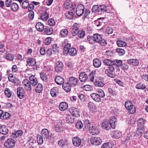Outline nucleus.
I'll return each mask as SVG.
<instances>
[{
    "instance_id": "f257e3e1",
    "label": "nucleus",
    "mask_w": 148,
    "mask_h": 148,
    "mask_svg": "<svg viewBox=\"0 0 148 148\" xmlns=\"http://www.w3.org/2000/svg\"><path fill=\"white\" fill-rule=\"evenodd\" d=\"M71 45L69 43L66 44L64 46L63 53L64 55H67L69 54L71 56H75L77 54L76 50L74 48H71Z\"/></svg>"
},
{
    "instance_id": "f03ea898",
    "label": "nucleus",
    "mask_w": 148,
    "mask_h": 148,
    "mask_svg": "<svg viewBox=\"0 0 148 148\" xmlns=\"http://www.w3.org/2000/svg\"><path fill=\"white\" fill-rule=\"evenodd\" d=\"M93 38L94 39L95 42L99 43L101 46H105L107 44L106 41L103 39L101 36L99 34H93Z\"/></svg>"
},
{
    "instance_id": "7ed1b4c3",
    "label": "nucleus",
    "mask_w": 148,
    "mask_h": 148,
    "mask_svg": "<svg viewBox=\"0 0 148 148\" xmlns=\"http://www.w3.org/2000/svg\"><path fill=\"white\" fill-rule=\"evenodd\" d=\"M125 105L126 109L131 114H133L136 111L135 106L133 105L131 101H127L125 102Z\"/></svg>"
},
{
    "instance_id": "20e7f679",
    "label": "nucleus",
    "mask_w": 148,
    "mask_h": 148,
    "mask_svg": "<svg viewBox=\"0 0 148 148\" xmlns=\"http://www.w3.org/2000/svg\"><path fill=\"white\" fill-rule=\"evenodd\" d=\"M108 7L105 5H101L99 6L97 5H95L93 6L92 8V11L93 12H107Z\"/></svg>"
},
{
    "instance_id": "39448f33",
    "label": "nucleus",
    "mask_w": 148,
    "mask_h": 148,
    "mask_svg": "<svg viewBox=\"0 0 148 148\" xmlns=\"http://www.w3.org/2000/svg\"><path fill=\"white\" fill-rule=\"evenodd\" d=\"M15 141L14 139L10 138L5 142L4 145L7 148H12L15 146Z\"/></svg>"
},
{
    "instance_id": "423d86ee",
    "label": "nucleus",
    "mask_w": 148,
    "mask_h": 148,
    "mask_svg": "<svg viewBox=\"0 0 148 148\" xmlns=\"http://www.w3.org/2000/svg\"><path fill=\"white\" fill-rule=\"evenodd\" d=\"M90 142L92 144L95 145H98L102 143V140L99 137H92L91 138Z\"/></svg>"
},
{
    "instance_id": "0eeeda50",
    "label": "nucleus",
    "mask_w": 148,
    "mask_h": 148,
    "mask_svg": "<svg viewBox=\"0 0 148 148\" xmlns=\"http://www.w3.org/2000/svg\"><path fill=\"white\" fill-rule=\"evenodd\" d=\"M84 7L82 4H80L77 6L76 9V14L79 16H81L84 12Z\"/></svg>"
},
{
    "instance_id": "6e6552de",
    "label": "nucleus",
    "mask_w": 148,
    "mask_h": 148,
    "mask_svg": "<svg viewBox=\"0 0 148 148\" xmlns=\"http://www.w3.org/2000/svg\"><path fill=\"white\" fill-rule=\"evenodd\" d=\"M69 110L71 114V115L77 117L80 116L79 110L77 108L71 107L69 109Z\"/></svg>"
},
{
    "instance_id": "1a4fd4ad",
    "label": "nucleus",
    "mask_w": 148,
    "mask_h": 148,
    "mask_svg": "<svg viewBox=\"0 0 148 148\" xmlns=\"http://www.w3.org/2000/svg\"><path fill=\"white\" fill-rule=\"evenodd\" d=\"M79 25L77 23H75L71 29V32L73 36H75L77 34L79 31Z\"/></svg>"
},
{
    "instance_id": "9d476101",
    "label": "nucleus",
    "mask_w": 148,
    "mask_h": 148,
    "mask_svg": "<svg viewBox=\"0 0 148 148\" xmlns=\"http://www.w3.org/2000/svg\"><path fill=\"white\" fill-rule=\"evenodd\" d=\"M122 60H115L112 61V65L115 67V69L119 71H120L119 67L122 64Z\"/></svg>"
},
{
    "instance_id": "9b49d317",
    "label": "nucleus",
    "mask_w": 148,
    "mask_h": 148,
    "mask_svg": "<svg viewBox=\"0 0 148 148\" xmlns=\"http://www.w3.org/2000/svg\"><path fill=\"white\" fill-rule=\"evenodd\" d=\"M56 64V65L55 67V71L58 73L61 72L63 69V63L60 61H58Z\"/></svg>"
},
{
    "instance_id": "f8f14e48",
    "label": "nucleus",
    "mask_w": 148,
    "mask_h": 148,
    "mask_svg": "<svg viewBox=\"0 0 148 148\" xmlns=\"http://www.w3.org/2000/svg\"><path fill=\"white\" fill-rule=\"evenodd\" d=\"M78 81L77 78L73 77H71L69 78L68 82L71 84V86L74 87L77 84V82Z\"/></svg>"
},
{
    "instance_id": "ddd939ff",
    "label": "nucleus",
    "mask_w": 148,
    "mask_h": 148,
    "mask_svg": "<svg viewBox=\"0 0 148 148\" xmlns=\"http://www.w3.org/2000/svg\"><path fill=\"white\" fill-rule=\"evenodd\" d=\"M25 93V90L23 88L19 87L17 88V94L20 99H22L24 97Z\"/></svg>"
},
{
    "instance_id": "4468645a",
    "label": "nucleus",
    "mask_w": 148,
    "mask_h": 148,
    "mask_svg": "<svg viewBox=\"0 0 148 148\" xmlns=\"http://www.w3.org/2000/svg\"><path fill=\"white\" fill-rule=\"evenodd\" d=\"M23 84L25 86V88L27 90L30 91L32 90L31 84L28 79H26L24 80Z\"/></svg>"
},
{
    "instance_id": "2eb2a0df",
    "label": "nucleus",
    "mask_w": 148,
    "mask_h": 148,
    "mask_svg": "<svg viewBox=\"0 0 148 148\" xmlns=\"http://www.w3.org/2000/svg\"><path fill=\"white\" fill-rule=\"evenodd\" d=\"M73 144L75 147H79L81 144V140L78 137H74L72 138Z\"/></svg>"
},
{
    "instance_id": "dca6fc26",
    "label": "nucleus",
    "mask_w": 148,
    "mask_h": 148,
    "mask_svg": "<svg viewBox=\"0 0 148 148\" xmlns=\"http://www.w3.org/2000/svg\"><path fill=\"white\" fill-rule=\"evenodd\" d=\"M117 119L114 116L111 117L109 121V125L112 129H114L117 124Z\"/></svg>"
},
{
    "instance_id": "f3484780",
    "label": "nucleus",
    "mask_w": 148,
    "mask_h": 148,
    "mask_svg": "<svg viewBox=\"0 0 148 148\" xmlns=\"http://www.w3.org/2000/svg\"><path fill=\"white\" fill-rule=\"evenodd\" d=\"M41 134L45 140H47L50 137L49 131L47 129H43L41 131Z\"/></svg>"
},
{
    "instance_id": "a211bd4d",
    "label": "nucleus",
    "mask_w": 148,
    "mask_h": 148,
    "mask_svg": "<svg viewBox=\"0 0 148 148\" xmlns=\"http://www.w3.org/2000/svg\"><path fill=\"white\" fill-rule=\"evenodd\" d=\"M88 78L87 74L85 72H81L79 75V79L81 82H86Z\"/></svg>"
},
{
    "instance_id": "6ab92c4d",
    "label": "nucleus",
    "mask_w": 148,
    "mask_h": 148,
    "mask_svg": "<svg viewBox=\"0 0 148 148\" xmlns=\"http://www.w3.org/2000/svg\"><path fill=\"white\" fill-rule=\"evenodd\" d=\"M68 143V140L66 138L62 139L58 141V144L61 147H65Z\"/></svg>"
},
{
    "instance_id": "aec40b11",
    "label": "nucleus",
    "mask_w": 148,
    "mask_h": 148,
    "mask_svg": "<svg viewBox=\"0 0 148 148\" xmlns=\"http://www.w3.org/2000/svg\"><path fill=\"white\" fill-rule=\"evenodd\" d=\"M88 130L90 133L92 135H97L99 133V131L97 127L93 125H92Z\"/></svg>"
},
{
    "instance_id": "412c9836",
    "label": "nucleus",
    "mask_w": 148,
    "mask_h": 148,
    "mask_svg": "<svg viewBox=\"0 0 148 148\" xmlns=\"http://www.w3.org/2000/svg\"><path fill=\"white\" fill-rule=\"evenodd\" d=\"M26 62L27 64L29 66H34L36 63L35 59L31 57H28L27 58Z\"/></svg>"
},
{
    "instance_id": "4be33fe9",
    "label": "nucleus",
    "mask_w": 148,
    "mask_h": 148,
    "mask_svg": "<svg viewBox=\"0 0 148 148\" xmlns=\"http://www.w3.org/2000/svg\"><path fill=\"white\" fill-rule=\"evenodd\" d=\"M9 130L7 127L4 125H2L0 126V133L6 135L8 134Z\"/></svg>"
},
{
    "instance_id": "5701e85b",
    "label": "nucleus",
    "mask_w": 148,
    "mask_h": 148,
    "mask_svg": "<svg viewBox=\"0 0 148 148\" xmlns=\"http://www.w3.org/2000/svg\"><path fill=\"white\" fill-rule=\"evenodd\" d=\"M29 80L32 86H35L38 84V80L34 75H31L29 77Z\"/></svg>"
},
{
    "instance_id": "b1692460",
    "label": "nucleus",
    "mask_w": 148,
    "mask_h": 148,
    "mask_svg": "<svg viewBox=\"0 0 148 148\" xmlns=\"http://www.w3.org/2000/svg\"><path fill=\"white\" fill-rule=\"evenodd\" d=\"M58 93L59 89L57 88L53 87L51 89L50 94L53 97H56L58 95Z\"/></svg>"
},
{
    "instance_id": "393cba45",
    "label": "nucleus",
    "mask_w": 148,
    "mask_h": 148,
    "mask_svg": "<svg viewBox=\"0 0 148 148\" xmlns=\"http://www.w3.org/2000/svg\"><path fill=\"white\" fill-rule=\"evenodd\" d=\"M63 89L66 92H70L71 89V88L73 87L68 82L67 83H64L62 85Z\"/></svg>"
},
{
    "instance_id": "a878e982",
    "label": "nucleus",
    "mask_w": 148,
    "mask_h": 148,
    "mask_svg": "<svg viewBox=\"0 0 148 148\" xmlns=\"http://www.w3.org/2000/svg\"><path fill=\"white\" fill-rule=\"evenodd\" d=\"M55 80L57 84L59 85L63 84L64 83V79L59 76H57L56 77Z\"/></svg>"
},
{
    "instance_id": "bb28decb",
    "label": "nucleus",
    "mask_w": 148,
    "mask_h": 148,
    "mask_svg": "<svg viewBox=\"0 0 148 148\" xmlns=\"http://www.w3.org/2000/svg\"><path fill=\"white\" fill-rule=\"evenodd\" d=\"M127 62L128 64L131 65L136 66L139 64V62L137 59H130L127 60Z\"/></svg>"
},
{
    "instance_id": "cd10ccee",
    "label": "nucleus",
    "mask_w": 148,
    "mask_h": 148,
    "mask_svg": "<svg viewBox=\"0 0 148 148\" xmlns=\"http://www.w3.org/2000/svg\"><path fill=\"white\" fill-rule=\"evenodd\" d=\"M66 121L68 123H73L74 122V118L72 115L66 114Z\"/></svg>"
},
{
    "instance_id": "c85d7f7f",
    "label": "nucleus",
    "mask_w": 148,
    "mask_h": 148,
    "mask_svg": "<svg viewBox=\"0 0 148 148\" xmlns=\"http://www.w3.org/2000/svg\"><path fill=\"white\" fill-rule=\"evenodd\" d=\"M92 98L96 102H99L101 101V99L97 93H93L91 94Z\"/></svg>"
},
{
    "instance_id": "c756f323",
    "label": "nucleus",
    "mask_w": 148,
    "mask_h": 148,
    "mask_svg": "<svg viewBox=\"0 0 148 148\" xmlns=\"http://www.w3.org/2000/svg\"><path fill=\"white\" fill-rule=\"evenodd\" d=\"M59 108L60 110H65L68 108V105L66 102H62L59 105Z\"/></svg>"
},
{
    "instance_id": "7c9ffc66",
    "label": "nucleus",
    "mask_w": 148,
    "mask_h": 148,
    "mask_svg": "<svg viewBox=\"0 0 148 148\" xmlns=\"http://www.w3.org/2000/svg\"><path fill=\"white\" fill-rule=\"evenodd\" d=\"M36 28L38 31L41 32L44 29V26L43 24L39 22L36 24Z\"/></svg>"
},
{
    "instance_id": "2f4dec72",
    "label": "nucleus",
    "mask_w": 148,
    "mask_h": 148,
    "mask_svg": "<svg viewBox=\"0 0 148 148\" xmlns=\"http://www.w3.org/2000/svg\"><path fill=\"white\" fill-rule=\"evenodd\" d=\"M90 122L88 120H86L84 121V128L86 130H89L91 127Z\"/></svg>"
},
{
    "instance_id": "473e14b6",
    "label": "nucleus",
    "mask_w": 148,
    "mask_h": 148,
    "mask_svg": "<svg viewBox=\"0 0 148 148\" xmlns=\"http://www.w3.org/2000/svg\"><path fill=\"white\" fill-rule=\"evenodd\" d=\"M44 29V31L46 34H51L53 32V28L49 26H45Z\"/></svg>"
},
{
    "instance_id": "72a5a7b5",
    "label": "nucleus",
    "mask_w": 148,
    "mask_h": 148,
    "mask_svg": "<svg viewBox=\"0 0 148 148\" xmlns=\"http://www.w3.org/2000/svg\"><path fill=\"white\" fill-rule=\"evenodd\" d=\"M101 64V61L98 58H95L93 60V65L95 68L99 67Z\"/></svg>"
},
{
    "instance_id": "f704fd0d",
    "label": "nucleus",
    "mask_w": 148,
    "mask_h": 148,
    "mask_svg": "<svg viewBox=\"0 0 148 148\" xmlns=\"http://www.w3.org/2000/svg\"><path fill=\"white\" fill-rule=\"evenodd\" d=\"M10 116V114L9 113L6 112H2L1 114L0 119L2 120H5L8 119Z\"/></svg>"
},
{
    "instance_id": "c9c22d12",
    "label": "nucleus",
    "mask_w": 148,
    "mask_h": 148,
    "mask_svg": "<svg viewBox=\"0 0 148 148\" xmlns=\"http://www.w3.org/2000/svg\"><path fill=\"white\" fill-rule=\"evenodd\" d=\"M23 133V132L22 130H17L12 133V137L14 138H16L21 136Z\"/></svg>"
},
{
    "instance_id": "e433bc0d",
    "label": "nucleus",
    "mask_w": 148,
    "mask_h": 148,
    "mask_svg": "<svg viewBox=\"0 0 148 148\" xmlns=\"http://www.w3.org/2000/svg\"><path fill=\"white\" fill-rule=\"evenodd\" d=\"M106 74L109 77L114 78L115 77L116 75L113 72H111L110 70L106 69L105 71Z\"/></svg>"
},
{
    "instance_id": "4c0bfd02",
    "label": "nucleus",
    "mask_w": 148,
    "mask_h": 148,
    "mask_svg": "<svg viewBox=\"0 0 148 148\" xmlns=\"http://www.w3.org/2000/svg\"><path fill=\"white\" fill-rule=\"evenodd\" d=\"M109 125V123L108 121H105L102 122L101 124V126L103 129L108 130L110 128Z\"/></svg>"
},
{
    "instance_id": "58836bf2",
    "label": "nucleus",
    "mask_w": 148,
    "mask_h": 148,
    "mask_svg": "<svg viewBox=\"0 0 148 148\" xmlns=\"http://www.w3.org/2000/svg\"><path fill=\"white\" fill-rule=\"evenodd\" d=\"M43 86L40 83H38L35 87V91L37 93L41 92L43 90Z\"/></svg>"
},
{
    "instance_id": "ea45409f",
    "label": "nucleus",
    "mask_w": 148,
    "mask_h": 148,
    "mask_svg": "<svg viewBox=\"0 0 148 148\" xmlns=\"http://www.w3.org/2000/svg\"><path fill=\"white\" fill-rule=\"evenodd\" d=\"M49 17V14L46 11L42 13L41 15L40 18L41 19L45 21L47 20Z\"/></svg>"
},
{
    "instance_id": "a19ab883",
    "label": "nucleus",
    "mask_w": 148,
    "mask_h": 148,
    "mask_svg": "<svg viewBox=\"0 0 148 148\" xmlns=\"http://www.w3.org/2000/svg\"><path fill=\"white\" fill-rule=\"evenodd\" d=\"M40 75L41 79L44 82H46L47 81V77L46 74L43 72L40 73Z\"/></svg>"
},
{
    "instance_id": "79ce46f5",
    "label": "nucleus",
    "mask_w": 148,
    "mask_h": 148,
    "mask_svg": "<svg viewBox=\"0 0 148 148\" xmlns=\"http://www.w3.org/2000/svg\"><path fill=\"white\" fill-rule=\"evenodd\" d=\"M97 93L99 95V96L101 98H103L105 96V94L104 91L100 89L97 90L96 91Z\"/></svg>"
},
{
    "instance_id": "37998d69",
    "label": "nucleus",
    "mask_w": 148,
    "mask_h": 148,
    "mask_svg": "<svg viewBox=\"0 0 148 148\" xmlns=\"http://www.w3.org/2000/svg\"><path fill=\"white\" fill-rule=\"evenodd\" d=\"M38 143L40 145H42L43 143V137L40 135H38L36 137Z\"/></svg>"
},
{
    "instance_id": "c03bdc74",
    "label": "nucleus",
    "mask_w": 148,
    "mask_h": 148,
    "mask_svg": "<svg viewBox=\"0 0 148 148\" xmlns=\"http://www.w3.org/2000/svg\"><path fill=\"white\" fill-rule=\"evenodd\" d=\"M136 88L138 89L144 90L145 88V86L143 83L140 82L136 84Z\"/></svg>"
},
{
    "instance_id": "a18cd8bd",
    "label": "nucleus",
    "mask_w": 148,
    "mask_h": 148,
    "mask_svg": "<svg viewBox=\"0 0 148 148\" xmlns=\"http://www.w3.org/2000/svg\"><path fill=\"white\" fill-rule=\"evenodd\" d=\"M5 94L8 97H10L12 95V91L8 88H5L4 91Z\"/></svg>"
},
{
    "instance_id": "49530a36",
    "label": "nucleus",
    "mask_w": 148,
    "mask_h": 148,
    "mask_svg": "<svg viewBox=\"0 0 148 148\" xmlns=\"http://www.w3.org/2000/svg\"><path fill=\"white\" fill-rule=\"evenodd\" d=\"M68 33V30L66 29H63L60 32V34L62 37L67 36Z\"/></svg>"
},
{
    "instance_id": "de8ad7c7",
    "label": "nucleus",
    "mask_w": 148,
    "mask_h": 148,
    "mask_svg": "<svg viewBox=\"0 0 148 148\" xmlns=\"http://www.w3.org/2000/svg\"><path fill=\"white\" fill-rule=\"evenodd\" d=\"M113 137L117 139L119 138L121 135V133L119 131H114L113 132Z\"/></svg>"
},
{
    "instance_id": "09e8293b",
    "label": "nucleus",
    "mask_w": 148,
    "mask_h": 148,
    "mask_svg": "<svg viewBox=\"0 0 148 148\" xmlns=\"http://www.w3.org/2000/svg\"><path fill=\"white\" fill-rule=\"evenodd\" d=\"M9 81L12 83H14L15 84V82L16 80V78L12 74H10L8 77Z\"/></svg>"
},
{
    "instance_id": "8fccbe9b",
    "label": "nucleus",
    "mask_w": 148,
    "mask_h": 148,
    "mask_svg": "<svg viewBox=\"0 0 148 148\" xmlns=\"http://www.w3.org/2000/svg\"><path fill=\"white\" fill-rule=\"evenodd\" d=\"M116 43L118 46L119 47H125L126 45V43L122 40H118Z\"/></svg>"
},
{
    "instance_id": "3c124183",
    "label": "nucleus",
    "mask_w": 148,
    "mask_h": 148,
    "mask_svg": "<svg viewBox=\"0 0 148 148\" xmlns=\"http://www.w3.org/2000/svg\"><path fill=\"white\" fill-rule=\"evenodd\" d=\"M94 84L95 86L99 87H102L104 85L103 82L99 80L95 81L94 82Z\"/></svg>"
},
{
    "instance_id": "603ef678",
    "label": "nucleus",
    "mask_w": 148,
    "mask_h": 148,
    "mask_svg": "<svg viewBox=\"0 0 148 148\" xmlns=\"http://www.w3.org/2000/svg\"><path fill=\"white\" fill-rule=\"evenodd\" d=\"M18 8V5L15 3H13L11 4V9L13 11L17 10Z\"/></svg>"
},
{
    "instance_id": "864d4df0",
    "label": "nucleus",
    "mask_w": 148,
    "mask_h": 148,
    "mask_svg": "<svg viewBox=\"0 0 148 148\" xmlns=\"http://www.w3.org/2000/svg\"><path fill=\"white\" fill-rule=\"evenodd\" d=\"M116 51L120 56H123L125 53V50L121 48H117L116 49Z\"/></svg>"
},
{
    "instance_id": "5fc2aeb1",
    "label": "nucleus",
    "mask_w": 148,
    "mask_h": 148,
    "mask_svg": "<svg viewBox=\"0 0 148 148\" xmlns=\"http://www.w3.org/2000/svg\"><path fill=\"white\" fill-rule=\"evenodd\" d=\"M104 64L106 65L110 66L111 65H112L113 63H112V61L108 59H105L103 60V61Z\"/></svg>"
},
{
    "instance_id": "6e6d98bb",
    "label": "nucleus",
    "mask_w": 148,
    "mask_h": 148,
    "mask_svg": "<svg viewBox=\"0 0 148 148\" xmlns=\"http://www.w3.org/2000/svg\"><path fill=\"white\" fill-rule=\"evenodd\" d=\"M55 22L53 19L50 18L48 20V24L50 27L53 26L55 25Z\"/></svg>"
},
{
    "instance_id": "4d7b16f0",
    "label": "nucleus",
    "mask_w": 148,
    "mask_h": 148,
    "mask_svg": "<svg viewBox=\"0 0 148 148\" xmlns=\"http://www.w3.org/2000/svg\"><path fill=\"white\" fill-rule=\"evenodd\" d=\"M76 127L78 129H80L82 128L84 126L82 122L80 121L77 122L75 125Z\"/></svg>"
},
{
    "instance_id": "13d9d810",
    "label": "nucleus",
    "mask_w": 148,
    "mask_h": 148,
    "mask_svg": "<svg viewBox=\"0 0 148 148\" xmlns=\"http://www.w3.org/2000/svg\"><path fill=\"white\" fill-rule=\"evenodd\" d=\"M77 35L79 38H83L85 35L84 31L83 30L79 31L77 34Z\"/></svg>"
},
{
    "instance_id": "bf43d9fd",
    "label": "nucleus",
    "mask_w": 148,
    "mask_h": 148,
    "mask_svg": "<svg viewBox=\"0 0 148 148\" xmlns=\"http://www.w3.org/2000/svg\"><path fill=\"white\" fill-rule=\"evenodd\" d=\"M143 132V130L141 128H138L136 132V134L138 136H140L142 135Z\"/></svg>"
},
{
    "instance_id": "052dcab7",
    "label": "nucleus",
    "mask_w": 148,
    "mask_h": 148,
    "mask_svg": "<svg viewBox=\"0 0 148 148\" xmlns=\"http://www.w3.org/2000/svg\"><path fill=\"white\" fill-rule=\"evenodd\" d=\"M29 6V3L27 1H25L22 4V7L24 9L27 8Z\"/></svg>"
},
{
    "instance_id": "680f3d73",
    "label": "nucleus",
    "mask_w": 148,
    "mask_h": 148,
    "mask_svg": "<svg viewBox=\"0 0 148 148\" xmlns=\"http://www.w3.org/2000/svg\"><path fill=\"white\" fill-rule=\"evenodd\" d=\"M93 38V36L91 37H88V40L90 44H92L94 43L95 42V41L94 40V38Z\"/></svg>"
},
{
    "instance_id": "e2e57ef3",
    "label": "nucleus",
    "mask_w": 148,
    "mask_h": 148,
    "mask_svg": "<svg viewBox=\"0 0 148 148\" xmlns=\"http://www.w3.org/2000/svg\"><path fill=\"white\" fill-rule=\"evenodd\" d=\"M40 53L42 55L45 54L46 53V49L44 47H42L40 49Z\"/></svg>"
},
{
    "instance_id": "0e129e2a",
    "label": "nucleus",
    "mask_w": 148,
    "mask_h": 148,
    "mask_svg": "<svg viewBox=\"0 0 148 148\" xmlns=\"http://www.w3.org/2000/svg\"><path fill=\"white\" fill-rule=\"evenodd\" d=\"M14 56L13 55L8 53L7 54L6 57L7 59L10 60H12L13 59Z\"/></svg>"
},
{
    "instance_id": "69168bd1",
    "label": "nucleus",
    "mask_w": 148,
    "mask_h": 148,
    "mask_svg": "<svg viewBox=\"0 0 148 148\" xmlns=\"http://www.w3.org/2000/svg\"><path fill=\"white\" fill-rule=\"evenodd\" d=\"M121 68L123 69V70H127L129 67L128 65L125 64H123L122 63V64L121 66Z\"/></svg>"
},
{
    "instance_id": "338daca9",
    "label": "nucleus",
    "mask_w": 148,
    "mask_h": 148,
    "mask_svg": "<svg viewBox=\"0 0 148 148\" xmlns=\"http://www.w3.org/2000/svg\"><path fill=\"white\" fill-rule=\"evenodd\" d=\"M106 32L108 34H112L113 32L112 29L110 27H107L106 29Z\"/></svg>"
},
{
    "instance_id": "774afa93",
    "label": "nucleus",
    "mask_w": 148,
    "mask_h": 148,
    "mask_svg": "<svg viewBox=\"0 0 148 148\" xmlns=\"http://www.w3.org/2000/svg\"><path fill=\"white\" fill-rule=\"evenodd\" d=\"M84 88L85 90L86 91H89L91 90V86L90 85H86L84 86Z\"/></svg>"
}]
</instances>
